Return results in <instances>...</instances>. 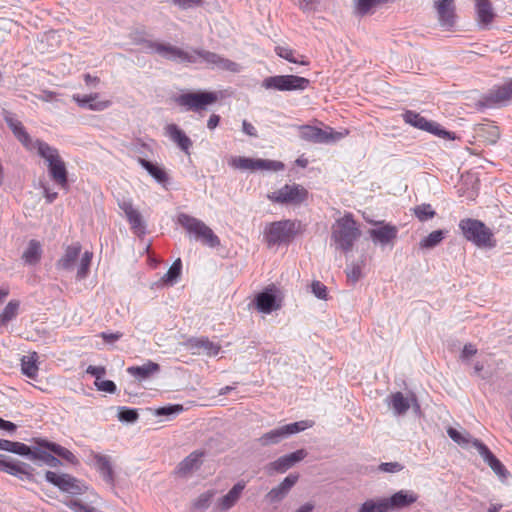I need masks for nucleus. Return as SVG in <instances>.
Segmentation results:
<instances>
[{"label":"nucleus","instance_id":"f257e3e1","mask_svg":"<svg viewBox=\"0 0 512 512\" xmlns=\"http://www.w3.org/2000/svg\"><path fill=\"white\" fill-rule=\"evenodd\" d=\"M148 48L161 57L178 63L196 64L206 63L212 69H221L231 72H239V64L204 49L183 50L177 46L162 42H149Z\"/></svg>","mask_w":512,"mask_h":512},{"label":"nucleus","instance_id":"f03ea898","mask_svg":"<svg viewBox=\"0 0 512 512\" xmlns=\"http://www.w3.org/2000/svg\"><path fill=\"white\" fill-rule=\"evenodd\" d=\"M4 120L23 147L30 152L36 151L37 154L45 160L47 166L61 158L57 148L40 139H33L26 131L22 122L15 118L11 113H6L4 115Z\"/></svg>","mask_w":512,"mask_h":512},{"label":"nucleus","instance_id":"7ed1b4c3","mask_svg":"<svg viewBox=\"0 0 512 512\" xmlns=\"http://www.w3.org/2000/svg\"><path fill=\"white\" fill-rule=\"evenodd\" d=\"M359 224L352 214L347 213L337 219L331 227V241L337 250L344 253L352 251L355 242L360 238Z\"/></svg>","mask_w":512,"mask_h":512},{"label":"nucleus","instance_id":"20e7f679","mask_svg":"<svg viewBox=\"0 0 512 512\" xmlns=\"http://www.w3.org/2000/svg\"><path fill=\"white\" fill-rule=\"evenodd\" d=\"M418 500V495L411 490H400L389 498L369 499L359 512H386L389 509H405Z\"/></svg>","mask_w":512,"mask_h":512},{"label":"nucleus","instance_id":"39448f33","mask_svg":"<svg viewBox=\"0 0 512 512\" xmlns=\"http://www.w3.org/2000/svg\"><path fill=\"white\" fill-rule=\"evenodd\" d=\"M464 237L478 247L493 248L496 246L494 234L483 222L466 218L459 222Z\"/></svg>","mask_w":512,"mask_h":512},{"label":"nucleus","instance_id":"423d86ee","mask_svg":"<svg viewBox=\"0 0 512 512\" xmlns=\"http://www.w3.org/2000/svg\"><path fill=\"white\" fill-rule=\"evenodd\" d=\"M298 224L292 220H280L266 224L263 236L269 247L289 243L296 235Z\"/></svg>","mask_w":512,"mask_h":512},{"label":"nucleus","instance_id":"0eeeda50","mask_svg":"<svg viewBox=\"0 0 512 512\" xmlns=\"http://www.w3.org/2000/svg\"><path fill=\"white\" fill-rule=\"evenodd\" d=\"M178 223L204 245L212 248L220 245L219 237L203 221L181 213L178 215Z\"/></svg>","mask_w":512,"mask_h":512},{"label":"nucleus","instance_id":"6e6552de","mask_svg":"<svg viewBox=\"0 0 512 512\" xmlns=\"http://www.w3.org/2000/svg\"><path fill=\"white\" fill-rule=\"evenodd\" d=\"M218 96L215 92L198 91L182 93L175 98V102L186 111L200 113L208 106L217 102Z\"/></svg>","mask_w":512,"mask_h":512},{"label":"nucleus","instance_id":"1a4fd4ad","mask_svg":"<svg viewBox=\"0 0 512 512\" xmlns=\"http://www.w3.org/2000/svg\"><path fill=\"white\" fill-rule=\"evenodd\" d=\"M308 196V191L299 184H286L280 189L271 192L267 198L273 203L281 205H300Z\"/></svg>","mask_w":512,"mask_h":512},{"label":"nucleus","instance_id":"9d476101","mask_svg":"<svg viewBox=\"0 0 512 512\" xmlns=\"http://www.w3.org/2000/svg\"><path fill=\"white\" fill-rule=\"evenodd\" d=\"M310 84L309 79L296 75L270 76L263 80L262 87L277 91H302Z\"/></svg>","mask_w":512,"mask_h":512},{"label":"nucleus","instance_id":"9b49d317","mask_svg":"<svg viewBox=\"0 0 512 512\" xmlns=\"http://www.w3.org/2000/svg\"><path fill=\"white\" fill-rule=\"evenodd\" d=\"M402 117L405 123L417 129L429 132L444 139L454 140L456 138L454 133L444 130L438 123L426 119L415 111L406 110L402 114Z\"/></svg>","mask_w":512,"mask_h":512},{"label":"nucleus","instance_id":"f8f14e48","mask_svg":"<svg viewBox=\"0 0 512 512\" xmlns=\"http://www.w3.org/2000/svg\"><path fill=\"white\" fill-rule=\"evenodd\" d=\"M312 425L313 422L308 420L290 423L263 434L258 439V442L262 446L278 444L284 438H287L292 434L304 431L305 429L312 427Z\"/></svg>","mask_w":512,"mask_h":512},{"label":"nucleus","instance_id":"ddd939ff","mask_svg":"<svg viewBox=\"0 0 512 512\" xmlns=\"http://www.w3.org/2000/svg\"><path fill=\"white\" fill-rule=\"evenodd\" d=\"M300 137L306 141L313 143H334L348 135V131H334L332 128L325 130L310 125H302L299 127Z\"/></svg>","mask_w":512,"mask_h":512},{"label":"nucleus","instance_id":"4468645a","mask_svg":"<svg viewBox=\"0 0 512 512\" xmlns=\"http://www.w3.org/2000/svg\"><path fill=\"white\" fill-rule=\"evenodd\" d=\"M46 480L59 487L62 491L71 494H82L87 491V487L83 483L69 474H57L47 471Z\"/></svg>","mask_w":512,"mask_h":512},{"label":"nucleus","instance_id":"2eb2a0df","mask_svg":"<svg viewBox=\"0 0 512 512\" xmlns=\"http://www.w3.org/2000/svg\"><path fill=\"white\" fill-rule=\"evenodd\" d=\"M307 456V452L304 449H299L293 453L279 457L273 462H270L265 466V471L268 475L275 473H284L294 465L302 461Z\"/></svg>","mask_w":512,"mask_h":512},{"label":"nucleus","instance_id":"dca6fc26","mask_svg":"<svg viewBox=\"0 0 512 512\" xmlns=\"http://www.w3.org/2000/svg\"><path fill=\"white\" fill-rule=\"evenodd\" d=\"M375 225L377 227L369 231L372 241L381 246L393 244L398 235V228L383 221L375 222Z\"/></svg>","mask_w":512,"mask_h":512},{"label":"nucleus","instance_id":"f3484780","mask_svg":"<svg viewBox=\"0 0 512 512\" xmlns=\"http://www.w3.org/2000/svg\"><path fill=\"white\" fill-rule=\"evenodd\" d=\"M118 206L124 212L133 233L136 235L144 234L146 228L145 222L141 213L133 206L132 201L123 199L118 202Z\"/></svg>","mask_w":512,"mask_h":512},{"label":"nucleus","instance_id":"a211bd4d","mask_svg":"<svg viewBox=\"0 0 512 512\" xmlns=\"http://www.w3.org/2000/svg\"><path fill=\"white\" fill-rule=\"evenodd\" d=\"M512 100V79L501 85L494 86L486 95L485 103L488 106H503Z\"/></svg>","mask_w":512,"mask_h":512},{"label":"nucleus","instance_id":"6ab92c4d","mask_svg":"<svg viewBox=\"0 0 512 512\" xmlns=\"http://www.w3.org/2000/svg\"><path fill=\"white\" fill-rule=\"evenodd\" d=\"M434 7L437 10L440 26L450 29L456 21L454 0H436Z\"/></svg>","mask_w":512,"mask_h":512},{"label":"nucleus","instance_id":"aec40b11","mask_svg":"<svg viewBox=\"0 0 512 512\" xmlns=\"http://www.w3.org/2000/svg\"><path fill=\"white\" fill-rule=\"evenodd\" d=\"M81 250L82 246L79 242L66 246L63 255L56 262V268L63 271H72L75 268Z\"/></svg>","mask_w":512,"mask_h":512},{"label":"nucleus","instance_id":"412c9836","mask_svg":"<svg viewBox=\"0 0 512 512\" xmlns=\"http://www.w3.org/2000/svg\"><path fill=\"white\" fill-rule=\"evenodd\" d=\"M204 456L205 452L202 450H195L191 452L178 464L176 473L179 476L186 477L197 471L203 463Z\"/></svg>","mask_w":512,"mask_h":512},{"label":"nucleus","instance_id":"4be33fe9","mask_svg":"<svg viewBox=\"0 0 512 512\" xmlns=\"http://www.w3.org/2000/svg\"><path fill=\"white\" fill-rule=\"evenodd\" d=\"M298 479V474H289L278 486L267 493L266 500L271 503L281 501L297 483Z\"/></svg>","mask_w":512,"mask_h":512},{"label":"nucleus","instance_id":"5701e85b","mask_svg":"<svg viewBox=\"0 0 512 512\" xmlns=\"http://www.w3.org/2000/svg\"><path fill=\"white\" fill-rule=\"evenodd\" d=\"M187 346L193 350V354L204 353L207 356H216L221 347L219 344L210 341L207 337L191 338L187 341Z\"/></svg>","mask_w":512,"mask_h":512},{"label":"nucleus","instance_id":"b1692460","mask_svg":"<svg viewBox=\"0 0 512 512\" xmlns=\"http://www.w3.org/2000/svg\"><path fill=\"white\" fill-rule=\"evenodd\" d=\"M388 403L396 415L405 414L411 406L419 409L417 400L413 395L411 397H405L401 392L391 394Z\"/></svg>","mask_w":512,"mask_h":512},{"label":"nucleus","instance_id":"393cba45","mask_svg":"<svg viewBox=\"0 0 512 512\" xmlns=\"http://www.w3.org/2000/svg\"><path fill=\"white\" fill-rule=\"evenodd\" d=\"M473 446L477 449L484 461L488 463L491 469L499 476H505V468L502 463L492 454L488 447L479 440L473 441Z\"/></svg>","mask_w":512,"mask_h":512},{"label":"nucleus","instance_id":"a878e982","mask_svg":"<svg viewBox=\"0 0 512 512\" xmlns=\"http://www.w3.org/2000/svg\"><path fill=\"white\" fill-rule=\"evenodd\" d=\"M246 483L244 481L237 482L226 495L222 496L218 499L217 509L219 510H229L231 509L237 501L240 499V496L245 489Z\"/></svg>","mask_w":512,"mask_h":512},{"label":"nucleus","instance_id":"bb28decb","mask_svg":"<svg viewBox=\"0 0 512 512\" xmlns=\"http://www.w3.org/2000/svg\"><path fill=\"white\" fill-rule=\"evenodd\" d=\"M164 130L166 136L177 144L182 151L189 154L192 141L176 124H168Z\"/></svg>","mask_w":512,"mask_h":512},{"label":"nucleus","instance_id":"cd10ccee","mask_svg":"<svg viewBox=\"0 0 512 512\" xmlns=\"http://www.w3.org/2000/svg\"><path fill=\"white\" fill-rule=\"evenodd\" d=\"M73 100L82 108H87L93 111H102L110 106V101L99 100L98 94L90 95H74Z\"/></svg>","mask_w":512,"mask_h":512},{"label":"nucleus","instance_id":"c85d7f7f","mask_svg":"<svg viewBox=\"0 0 512 512\" xmlns=\"http://www.w3.org/2000/svg\"><path fill=\"white\" fill-rule=\"evenodd\" d=\"M48 172L51 179L61 188L66 189L68 186V172L65 162L62 158L48 166Z\"/></svg>","mask_w":512,"mask_h":512},{"label":"nucleus","instance_id":"c756f323","mask_svg":"<svg viewBox=\"0 0 512 512\" xmlns=\"http://www.w3.org/2000/svg\"><path fill=\"white\" fill-rule=\"evenodd\" d=\"M160 370L159 364L153 361H147L141 366H130L127 368V373L139 381L146 380L152 375L158 373Z\"/></svg>","mask_w":512,"mask_h":512},{"label":"nucleus","instance_id":"7c9ffc66","mask_svg":"<svg viewBox=\"0 0 512 512\" xmlns=\"http://www.w3.org/2000/svg\"><path fill=\"white\" fill-rule=\"evenodd\" d=\"M477 19L479 24L484 27L490 25L495 17L492 4L489 0H474Z\"/></svg>","mask_w":512,"mask_h":512},{"label":"nucleus","instance_id":"2f4dec72","mask_svg":"<svg viewBox=\"0 0 512 512\" xmlns=\"http://www.w3.org/2000/svg\"><path fill=\"white\" fill-rule=\"evenodd\" d=\"M31 467L23 462L5 460L2 455H0V470H3L9 474L15 476H30Z\"/></svg>","mask_w":512,"mask_h":512},{"label":"nucleus","instance_id":"473e14b6","mask_svg":"<svg viewBox=\"0 0 512 512\" xmlns=\"http://www.w3.org/2000/svg\"><path fill=\"white\" fill-rule=\"evenodd\" d=\"M37 440L38 447L31 449V453L28 455L32 460H40L51 467H57L60 465V460L53 456L48 451L44 450V446H41Z\"/></svg>","mask_w":512,"mask_h":512},{"label":"nucleus","instance_id":"72a5a7b5","mask_svg":"<svg viewBox=\"0 0 512 512\" xmlns=\"http://www.w3.org/2000/svg\"><path fill=\"white\" fill-rule=\"evenodd\" d=\"M42 256V246L37 240H30L27 248L23 252L22 258L26 264H37Z\"/></svg>","mask_w":512,"mask_h":512},{"label":"nucleus","instance_id":"f704fd0d","mask_svg":"<svg viewBox=\"0 0 512 512\" xmlns=\"http://www.w3.org/2000/svg\"><path fill=\"white\" fill-rule=\"evenodd\" d=\"M38 443L41 446H44L45 449L49 450L50 452H53L57 456L63 458L64 460L72 464H75L77 462V458L75 457V455L65 447H62L56 443L49 442L47 440H41Z\"/></svg>","mask_w":512,"mask_h":512},{"label":"nucleus","instance_id":"c9c22d12","mask_svg":"<svg viewBox=\"0 0 512 512\" xmlns=\"http://www.w3.org/2000/svg\"><path fill=\"white\" fill-rule=\"evenodd\" d=\"M95 465L103 479L108 482H113V470L110 463V458L106 455L97 454L94 456Z\"/></svg>","mask_w":512,"mask_h":512},{"label":"nucleus","instance_id":"e433bc0d","mask_svg":"<svg viewBox=\"0 0 512 512\" xmlns=\"http://www.w3.org/2000/svg\"><path fill=\"white\" fill-rule=\"evenodd\" d=\"M477 135L489 144H495L499 139V128L491 123L481 124L477 128Z\"/></svg>","mask_w":512,"mask_h":512},{"label":"nucleus","instance_id":"4c0bfd02","mask_svg":"<svg viewBox=\"0 0 512 512\" xmlns=\"http://www.w3.org/2000/svg\"><path fill=\"white\" fill-rule=\"evenodd\" d=\"M256 306L263 313H271L277 309L275 296L269 292L259 293L256 297Z\"/></svg>","mask_w":512,"mask_h":512},{"label":"nucleus","instance_id":"58836bf2","mask_svg":"<svg viewBox=\"0 0 512 512\" xmlns=\"http://www.w3.org/2000/svg\"><path fill=\"white\" fill-rule=\"evenodd\" d=\"M138 163L147 170V172L159 183H164L167 181L168 177L164 169L160 166L151 163L150 161L139 158Z\"/></svg>","mask_w":512,"mask_h":512},{"label":"nucleus","instance_id":"ea45409f","mask_svg":"<svg viewBox=\"0 0 512 512\" xmlns=\"http://www.w3.org/2000/svg\"><path fill=\"white\" fill-rule=\"evenodd\" d=\"M37 358V353L34 352L30 355L23 356L21 359V369L23 374L32 379L35 378L38 373V366L36 364Z\"/></svg>","mask_w":512,"mask_h":512},{"label":"nucleus","instance_id":"a19ab883","mask_svg":"<svg viewBox=\"0 0 512 512\" xmlns=\"http://www.w3.org/2000/svg\"><path fill=\"white\" fill-rule=\"evenodd\" d=\"M99 501V497L94 492H89L85 499H77L73 502L74 506H71V508L78 507L80 512H95L96 506Z\"/></svg>","mask_w":512,"mask_h":512},{"label":"nucleus","instance_id":"79ce46f5","mask_svg":"<svg viewBox=\"0 0 512 512\" xmlns=\"http://www.w3.org/2000/svg\"><path fill=\"white\" fill-rule=\"evenodd\" d=\"M0 450L12 452L18 455L28 456L31 448L24 443L13 442L6 439H0Z\"/></svg>","mask_w":512,"mask_h":512},{"label":"nucleus","instance_id":"37998d69","mask_svg":"<svg viewBox=\"0 0 512 512\" xmlns=\"http://www.w3.org/2000/svg\"><path fill=\"white\" fill-rule=\"evenodd\" d=\"M20 302L18 300H10L0 313V326L7 325L16 318L19 312Z\"/></svg>","mask_w":512,"mask_h":512},{"label":"nucleus","instance_id":"c03bdc74","mask_svg":"<svg viewBox=\"0 0 512 512\" xmlns=\"http://www.w3.org/2000/svg\"><path fill=\"white\" fill-rule=\"evenodd\" d=\"M445 234L446 232L443 230H435L419 242V247L421 249H433L442 242Z\"/></svg>","mask_w":512,"mask_h":512},{"label":"nucleus","instance_id":"a18cd8bd","mask_svg":"<svg viewBox=\"0 0 512 512\" xmlns=\"http://www.w3.org/2000/svg\"><path fill=\"white\" fill-rule=\"evenodd\" d=\"M216 490L215 489H208L201 493L193 503V506L195 509L198 510H206L210 507L212 501L214 500L216 496Z\"/></svg>","mask_w":512,"mask_h":512},{"label":"nucleus","instance_id":"49530a36","mask_svg":"<svg viewBox=\"0 0 512 512\" xmlns=\"http://www.w3.org/2000/svg\"><path fill=\"white\" fill-rule=\"evenodd\" d=\"M275 53L279 57H281V58H283V59H285V60H287V61H289L291 63L301 64V65H308V61L299 60L296 57V52L293 49H291L290 47H288V46L277 45L275 47Z\"/></svg>","mask_w":512,"mask_h":512},{"label":"nucleus","instance_id":"de8ad7c7","mask_svg":"<svg viewBox=\"0 0 512 512\" xmlns=\"http://www.w3.org/2000/svg\"><path fill=\"white\" fill-rule=\"evenodd\" d=\"M447 433L449 437L462 447H468L470 444L473 445L474 438L467 432H460L452 427L448 428Z\"/></svg>","mask_w":512,"mask_h":512},{"label":"nucleus","instance_id":"09e8293b","mask_svg":"<svg viewBox=\"0 0 512 512\" xmlns=\"http://www.w3.org/2000/svg\"><path fill=\"white\" fill-rule=\"evenodd\" d=\"M255 159L243 156H233L229 159L228 164L234 169L254 171Z\"/></svg>","mask_w":512,"mask_h":512},{"label":"nucleus","instance_id":"8fccbe9b","mask_svg":"<svg viewBox=\"0 0 512 512\" xmlns=\"http://www.w3.org/2000/svg\"><path fill=\"white\" fill-rule=\"evenodd\" d=\"M284 169V164L276 160L255 159L254 171L267 170V171H281Z\"/></svg>","mask_w":512,"mask_h":512},{"label":"nucleus","instance_id":"3c124183","mask_svg":"<svg viewBox=\"0 0 512 512\" xmlns=\"http://www.w3.org/2000/svg\"><path fill=\"white\" fill-rule=\"evenodd\" d=\"M413 213L417 217V219L421 222L432 219L436 215L435 210L432 208V206L430 204H427V203H423V204L415 206L413 208Z\"/></svg>","mask_w":512,"mask_h":512},{"label":"nucleus","instance_id":"603ef678","mask_svg":"<svg viewBox=\"0 0 512 512\" xmlns=\"http://www.w3.org/2000/svg\"><path fill=\"white\" fill-rule=\"evenodd\" d=\"M93 254L89 251H85L80 258V263L77 269V279L82 280L87 277L89 268L91 265Z\"/></svg>","mask_w":512,"mask_h":512},{"label":"nucleus","instance_id":"864d4df0","mask_svg":"<svg viewBox=\"0 0 512 512\" xmlns=\"http://www.w3.org/2000/svg\"><path fill=\"white\" fill-rule=\"evenodd\" d=\"M181 268H182L181 260L177 259L171 265V267L169 268L167 273L163 276L162 281L165 283H168V284H173L180 276Z\"/></svg>","mask_w":512,"mask_h":512},{"label":"nucleus","instance_id":"5fc2aeb1","mask_svg":"<svg viewBox=\"0 0 512 512\" xmlns=\"http://www.w3.org/2000/svg\"><path fill=\"white\" fill-rule=\"evenodd\" d=\"M346 276L349 282L355 284L362 277V267L358 263H351L346 268Z\"/></svg>","mask_w":512,"mask_h":512},{"label":"nucleus","instance_id":"6e6d98bb","mask_svg":"<svg viewBox=\"0 0 512 512\" xmlns=\"http://www.w3.org/2000/svg\"><path fill=\"white\" fill-rule=\"evenodd\" d=\"M119 420L124 422H135L138 419V413L134 409L122 408L119 412Z\"/></svg>","mask_w":512,"mask_h":512},{"label":"nucleus","instance_id":"4d7b16f0","mask_svg":"<svg viewBox=\"0 0 512 512\" xmlns=\"http://www.w3.org/2000/svg\"><path fill=\"white\" fill-rule=\"evenodd\" d=\"M182 411H183V406L177 404V405H170V406L158 408L156 410L155 414L157 416H167V415H171V414H178Z\"/></svg>","mask_w":512,"mask_h":512},{"label":"nucleus","instance_id":"13d9d810","mask_svg":"<svg viewBox=\"0 0 512 512\" xmlns=\"http://www.w3.org/2000/svg\"><path fill=\"white\" fill-rule=\"evenodd\" d=\"M312 293L319 299L327 298V287L320 281H313L311 284Z\"/></svg>","mask_w":512,"mask_h":512},{"label":"nucleus","instance_id":"bf43d9fd","mask_svg":"<svg viewBox=\"0 0 512 512\" xmlns=\"http://www.w3.org/2000/svg\"><path fill=\"white\" fill-rule=\"evenodd\" d=\"M94 384L99 391H103V392H107V393H114L116 391V385L111 380L100 379L99 381H95Z\"/></svg>","mask_w":512,"mask_h":512},{"label":"nucleus","instance_id":"052dcab7","mask_svg":"<svg viewBox=\"0 0 512 512\" xmlns=\"http://www.w3.org/2000/svg\"><path fill=\"white\" fill-rule=\"evenodd\" d=\"M403 469V466L398 462L382 463L379 466V470L387 473H396Z\"/></svg>","mask_w":512,"mask_h":512},{"label":"nucleus","instance_id":"680f3d73","mask_svg":"<svg viewBox=\"0 0 512 512\" xmlns=\"http://www.w3.org/2000/svg\"><path fill=\"white\" fill-rule=\"evenodd\" d=\"M86 372L95 377V381H99L105 375L106 370L101 366H88Z\"/></svg>","mask_w":512,"mask_h":512},{"label":"nucleus","instance_id":"e2e57ef3","mask_svg":"<svg viewBox=\"0 0 512 512\" xmlns=\"http://www.w3.org/2000/svg\"><path fill=\"white\" fill-rule=\"evenodd\" d=\"M174 3L183 9L197 7L202 4V0H174Z\"/></svg>","mask_w":512,"mask_h":512},{"label":"nucleus","instance_id":"0e129e2a","mask_svg":"<svg viewBox=\"0 0 512 512\" xmlns=\"http://www.w3.org/2000/svg\"><path fill=\"white\" fill-rule=\"evenodd\" d=\"M477 353V349L473 344H466L462 350L461 358L469 359Z\"/></svg>","mask_w":512,"mask_h":512},{"label":"nucleus","instance_id":"69168bd1","mask_svg":"<svg viewBox=\"0 0 512 512\" xmlns=\"http://www.w3.org/2000/svg\"><path fill=\"white\" fill-rule=\"evenodd\" d=\"M100 336L104 341H106L108 343H113L122 337V333H120V332H116V333L102 332L100 334Z\"/></svg>","mask_w":512,"mask_h":512},{"label":"nucleus","instance_id":"338daca9","mask_svg":"<svg viewBox=\"0 0 512 512\" xmlns=\"http://www.w3.org/2000/svg\"><path fill=\"white\" fill-rule=\"evenodd\" d=\"M242 130H243V132L245 134H247L249 136H252V137H256L257 136L256 128L250 122H248L247 120H244L242 122Z\"/></svg>","mask_w":512,"mask_h":512},{"label":"nucleus","instance_id":"774afa93","mask_svg":"<svg viewBox=\"0 0 512 512\" xmlns=\"http://www.w3.org/2000/svg\"><path fill=\"white\" fill-rule=\"evenodd\" d=\"M219 122H220V116L216 115V114H212L207 121L208 129H210V130L215 129L219 125Z\"/></svg>","mask_w":512,"mask_h":512}]
</instances>
